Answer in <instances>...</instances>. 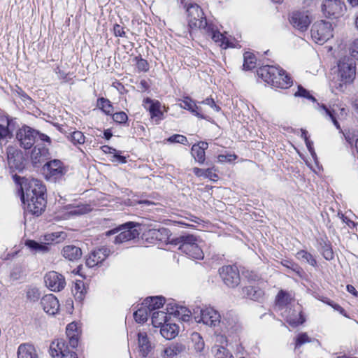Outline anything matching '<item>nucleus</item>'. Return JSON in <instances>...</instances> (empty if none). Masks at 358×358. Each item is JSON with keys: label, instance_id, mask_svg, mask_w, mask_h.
Listing matches in <instances>:
<instances>
[{"label": "nucleus", "instance_id": "f257e3e1", "mask_svg": "<svg viewBox=\"0 0 358 358\" xmlns=\"http://www.w3.org/2000/svg\"><path fill=\"white\" fill-rule=\"evenodd\" d=\"M356 77V65L352 59L344 57L337 65L333 79L334 87L339 92H345L353 83Z\"/></svg>", "mask_w": 358, "mask_h": 358}, {"label": "nucleus", "instance_id": "f03ea898", "mask_svg": "<svg viewBox=\"0 0 358 358\" xmlns=\"http://www.w3.org/2000/svg\"><path fill=\"white\" fill-rule=\"evenodd\" d=\"M257 75L264 82L275 87L287 89L292 84L290 76L278 66H262L257 70Z\"/></svg>", "mask_w": 358, "mask_h": 358}, {"label": "nucleus", "instance_id": "7ed1b4c3", "mask_svg": "<svg viewBox=\"0 0 358 358\" xmlns=\"http://www.w3.org/2000/svg\"><path fill=\"white\" fill-rule=\"evenodd\" d=\"M13 178L17 183L20 185L22 199L44 196L45 187L40 180L34 178H20L17 175H13Z\"/></svg>", "mask_w": 358, "mask_h": 358}, {"label": "nucleus", "instance_id": "20e7f679", "mask_svg": "<svg viewBox=\"0 0 358 358\" xmlns=\"http://www.w3.org/2000/svg\"><path fill=\"white\" fill-rule=\"evenodd\" d=\"M136 226L137 224L134 222H129L106 231V235L110 236L117 234L114 243L115 244L122 243L138 236L139 231L137 230Z\"/></svg>", "mask_w": 358, "mask_h": 358}, {"label": "nucleus", "instance_id": "39448f33", "mask_svg": "<svg viewBox=\"0 0 358 358\" xmlns=\"http://www.w3.org/2000/svg\"><path fill=\"white\" fill-rule=\"evenodd\" d=\"M66 237L64 231H56L44 236V243H38L33 240H27L25 245L32 252L45 253L49 250L48 245L57 243L64 241Z\"/></svg>", "mask_w": 358, "mask_h": 358}, {"label": "nucleus", "instance_id": "423d86ee", "mask_svg": "<svg viewBox=\"0 0 358 358\" xmlns=\"http://www.w3.org/2000/svg\"><path fill=\"white\" fill-rule=\"evenodd\" d=\"M332 31V25L329 22L321 20L313 24L311 36L315 43L322 45L333 36Z\"/></svg>", "mask_w": 358, "mask_h": 358}, {"label": "nucleus", "instance_id": "0eeeda50", "mask_svg": "<svg viewBox=\"0 0 358 358\" xmlns=\"http://www.w3.org/2000/svg\"><path fill=\"white\" fill-rule=\"evenodd\" d=\"M187 20L192 29H204L207 22L201 8L196 4H190L187 8Z\"/></svg>", "mask_w": 358, "mask_h": 358}, {"label": "nucleus", "instance_id": "6e6552de", "mask_svg": "<svg viewBox=\"0 0 358 358\" xmlns=\"http://www.w3.org/2000/svg\"><path fill=\"white\" fill-rule=\"evenodd\" d=\"M179 248L193 259H202L203 258V252L196 243V238L193 235L182 236V244Z\"/></svg>", "mask_w": 358, "mask_h": 358}, {"label": "nucleus", "instance_id": "1a4fd4ad", "mask_svg": "<svg viewBox=\"0 0 358 358\" xmlns=\"http://www.w3.org/2000/svg\"><path fill=\"white\" fill-rule=\"evenodd\" d=\"M88 205L83 203L68 204L60 208L56 213V217L59 220H67L71 216L80 215L90 211Z\"/></svg>", "mask_w": 358, "mask_h": 358}, {"label": "nucleus", "instance_id": "9d476101", "mask_svg": "<svg viewBox=\"0 0 358 358\" xmlns=\"http://www.w3.org/2000/svg\"><path fill=\"white\" fill-rule=\"evenodd\" d=\"M50 355L52 358H78L74 352H71L64 339H55L50 345Z\"/></svg>", "mask_w": 358, "mask_h": 358}, {"label": "nucleus", "instance_id": "9b49d317", "mask_svg": "<svg viewBox=\"0 0 358 358\" xmlns=\"http://www.w3.org/2000/svg\"><path fill=\"white\" fill-rule=\"evenodd\" d=\"M321 9L327 17H338L344 14L346 8L341 0H323Z\"/></svg>", "mask_w": 358, "mask_h": 358}, {"label": "nucleus", "instance_id": "f8f14e48", "mask_svg": "<svg viewBox=\"0 0 358 358\" xmlns=\"http://www.w3.org/2000/svg\"><path fill=\"white\" fill-rule=\"evenodd\" d=\"M228 341L224 335L215 334V344L212 351L215 358H234L233 355L227 349Z\"/></svg>", "mask_w": 358, "mask_h": 358}, {"label": "nucleus", "instance_id": "ddd939ff", "mask_svg": "<svg viewBox=\"0 0 358 358\" xmlns=\"http://www.w3.org/2000/svg\"><path fill=\"white\" fill-rule=\"evenodd\" d=\"M37 131L28 126H23L17 131L16 138L24 149H30L35 143Z\"/></svg>", "mask_w": 358, "mask_h": 358}, {"label": "nucleus", "instance_id": "4468645a", "mask_svg": "<svg viewBox=\"0 0 358 358\" xmlns=\"http://www.w3.org/2000/svg\"><path fill=\"white\" fill-rule=\"evenodd\" d=\"M219 274L224 283L229 287H235L240 282L239 273L235 266H222L219 269Z\"/></svg>", "mask_w": 358, "mask_h": 358}, {"label": "nucleus", "instance_id": "2eb2a0df", "mask_svg": "<svg viewBox=\"0 0 358 358\" xmlns=\"http://www.w3.org/2000/svg\"><path fill=\"white\" fill-rule=\"evenodd\" d=\"M24 208L33 215H40L45 210L46 201L44 196L22 199Z\"/></svg>", "mask_w": 358, "mask_h": 358}, {"label": "nucleus", "instance_id": "dca6fc26", "mask_svg": "<svg viewBox=\"0 0 358 358\" xmlns=\"http://www.w3.org/2000/svg\"><path fill=\"white\" fill-rule=\"evenodd\" d=\"M44 281L47 287L53 292H59L63 289L66 285L64 277L53 271L45 274Z\"/></svg>", "mask_w": 358, "mask_h": 358}, {"label": "nucleus", "instance_id": "f3484780", "mask_svg": "<svg viewBox=\"0 0 358 358\" xmlns=\"http://www.w3.org/2000/svg\"><path fill=\"white\" fill-rule=\"evenodd\" d=\"M143 106L150 112L151 118L157 123L164 119V112L166 111L165 106H162L159 101L147 98L143 101Z\"/></svg>", "mask_w": 358, "mask_h": 358}, {"label": "nucleus", "instance_id": "a211bd4d", "mask_svg": "<svg viewBox=\"0 0 358 358\" xmlns=\"http://www.w3.org/2000/svg\"><path fill=\"white\" fill-rule=\"evenodd\" d=\"M312 20V16L309 10L297 11L292 14L291 22L293 26L301 31H306Z\"/></svg>", "mask_w": 358, "mask_h": 358}, {"label": "nucleus", "instance_id": "6ab92c4d", "mask_svg": "<svg viewBox=\"0 0 358 358\" xmlns=\"http://www.w3.org/2000/svg\"><path fill=\"white\" fill-rule=\"evenodd\" d=\"M200 314L201 318L198 322H202L206 325L215 327L221 322L220 313L211 307L201 309Z\"/></svg>", "mask_w": 358, "mask_h": 358}, {"label": "nucleus", "instance_id": "aec40b11", "mask_svg": "<svg viewBox=\"0 0 358 358\" xmlns=\"http://www.w3.org/2000/svg\"><path fill=\"white\" fill-rule=\"evenodd\" d=\"M321 112L322 114L328 116L333 122L334 124L338 129H340V125L338 124V120H343L347 115V111L345 108H340L336 106L329 110L324 106H321Z\"/></svg>", "mask_w": 358, "mask_h": 358}, {"label": "nucleus", "instance_id": "412c9836", "mask_svg": "<svg viewBox=\"0 0 358 358\" xmlns=\"http://www.w3.org/2000/svg\"><path fill=\"white\" fill-rule=\"evenodd\" d=\"M109 250L106 248H102L92 251L86 259V265L88 267H94L101 263L108 256Z\"/></svg>", "mask_w": 358, "mask_h": 358}, {"label": "nucleus", "instance_id": "4be33fe9", "mask_svg": "<svg viewBox=\"0 0 358 358\" xmlns=\"http://www.w3.org/2000/svg\"><path fill=\"white\" fill-rule=\"evenodd\" d=\"M41 303L44 311L49 315H55L59 308L57 299L52 294L45 295Z\"/></svg>", "mask_w": 358, "mask_h": 358}, {"label": "nucleus", "instance_id": "5701e85b", "mask_svg": "<svg viewBox=\"0 0 358 358\" xmlns=\"http://www.w3.org/2000/svg\"><path fill=\"white\" fill-rule=\"evenodd\" d=\"M220 324L222 331L224 333L222 335L224 336L227 333L232 334L236 331L239 328L236 317L231 314H227Z\"/></svg>", "mask_w": 358, "mask_h": 358}, {"label": "nucleus", "instance_id": "b1692460", "mask_svg": "<svg viewBox=\"0 0 358 358\" xmlns=\"http://www.w3.org/2000/svg\"><path fill=\"white\" fill-rule=\"evenodd\" d=\"M208 147V143L204 141H201L192 145L191 153L196 162L201 164L204 163L206 160L205 150Z\"/></svg>", "mask_w": 358, "mask_h": 358}, {"label": "nucleus", "instance_id": "393cba45", "mask_svg": "<svg viewBox=\"0 0 358 358\" xmlns=\"http://www.w3.org/2000/svg\"><path fill=\"white\" fill-rule=\"evenodd\" d=\"M178 106L181 108L189 110L194 115L199 118H204L201 109L189 97H185Z\"/></svg>", "mask_w": 358, "mask_h": 358}, {"label": "nucleus", "instance_id": "a878e982", "mask_svg": "<svg viewBox=\"0 0 358 358\" xmlns=\"http://www.w3.org/2000/svg\"><path fill=\"white\" fill-rule=\"evenodd\" d=\"M185 350L184 345L178 343H174L165 348L161 353L162 358H175L180 355Z\"/></svg>", "mask_w": 358, "mask_h": 358}, {"label": "nucleus", "instance_id": "bb28decb", "mask_svg": "<svg viewBox=\"0 0 358 358\" xmlns=\"http://www.w3.org/2000/svg\"><path fill=\"white\" fill-rule=\"evenodd\" d=\"M211 38L215 43L223 49L236 47V45L230 38L218 31H212Z\"/></svg>", "mask_w": 358, "mask_h": 358}, {"label": "nucleus", "instance_id": "cd10ccee", "mask_svg": "<svg viewBox=\"0 0 358 358\" xmlns=\"http://www.w3.org/2000/svg\"><path fill=\"white\" fill-rule=\"evenodd\" d=\"M179 332V327L175 324L166 322L160 329L161 335L166 339L171 340L176 337Z\"/></svg>", "mask_w": 358, "mask_h": 358}, {"label": "nucleus", "instance_id": "c85d7f7f", "mask_svg": "<svg viewBox=\"0 0 358 358\" xmlns=\"http://www.w3.org/2000/svg\"><path fill=\"white\" fill-rule=\"evenodd\" d=\"M191 311L186 307L176 305L170 308L169 315H173L184 322H187L191 317Z\"/></svg>", "mask_w": 358, "mask_h": 358}, {"label": "nucleus", "instance_id": "c756f323", "mask_svg": "<svg viewBox=\"0 0 358 358\" xmlns=\"http://www.w3.org/2000/svg\"><path fill=\"white\" fill-rule=\"evenodd\" d=\"M18 358H38L35 348L30 344H21L17 349Z\"/></svg>", "mask_w": 358, "mask_h": 358}, {"label": "nucleus", "instance_id": "7c9ffc66", "mask_svg": "<svg viewBox=\"0 0 358 358\" xmlns=\"http://www.w3.org/2000/svg\"><path fill=\"white\" fill-rule=\"evenodd\" d=\"M62 253L65 259L70 261L77 260L82 256L80 248L71 245L64 247Z\"/></svg>", "mask_w": 358, "mask_h": 358}, {"label": "nucleus", "instance_id": "2f4dec72", "mask_svg": "<svg viewBox=\"0 0 358 358\" xmlns=\"http://www.w3.org/2000/svg\"><path fill=\"white\" fill-rule=\"evenodd\" d=\"M164 303L165 299L162 296H151L146 298L143 301V305L147 307L149 311H152L160 308Z\"/></svg>", "mask_w": 358, "mask_h": 358}, {"label": "nucleus", "instance_id": "473e14b6", "mask_svg": "<svg viewBox=\"0 0 358 358\" xmlns=\"http://www.w3.org/2000/svg\"><path fill=\"white\" fill-rule=\"evenodd\" d=\"M47 167L50 176L55 178L61 177L64 173L62 163L59 160L50 161L47 164Z\"/></svg>", "mask_w": 358, "mask_h": 358}, {"label": "nucleus", "instance_id": "72a5a7b5", "mask_svg": "<svg viewBox=\"0 0 358 358\" xmlns=\"http://www.w3.org/2000/svg\"><path fill=\"white\" fill-rule=\"evenodd\" d=\"M66 335L69 338L71 345L75 348L78 345L79 328L76 322H71L66 327Z\"/></svg>", "mask_w": 358, "mask_h": 358}, {"label": "nucleus", "instance_id": "f704fd0d", "mask_svg": "<svg viewBox=\"0 0 358 358\" xmlns=\"http://www.w3.org/2000/svg\"><path fill=\"white\" fill-rule=\"evenodd\" d=\"M171 316L164 311L154 312L152 315V324L155 327H162L166 322L169 321Z\"/></svg>", "mask_w": 358, "mask_h": 358}, {"label": "nucleus", "instance_id": "c9c22d12", "mask_svg": "<svg viewBox=\"0 0 358 358\" xmlns=\"http://www.w3.org/2000/svg\"><path fill=\"white\" fill-rule=\"evenodd\" d=\"M215 169L214 168L202 169L195 167L193 169V172L197 177L208 178L213 181H216L218 179V176L215 173Z\"/></svg>", "mask_w": 358, "mask_h": 358}, {"label": "nucleus", "instance_id": "e433bc0d", "mask_svg": "<svg viewBox=\"0 0 358 358\" xmlns=\"http://www.w3.org/2000/svg\"><path fill=\"white\" fill-rule=\"evenodd\" d=\"M285 317L287 322L293 327L301 324L304 322V318L300 310H294L292 313L289 311L285 314Z\"/></svg>", "mask_w": 358, "mask_h": 358}, {"label": "nucleus", "instance_id": "4c0bfd02", "mask_svg": "<svg viewBox=\"0 0 358 358\" xmlns=\"http://www.w3.org/2000/svg\"><path fill=\"white\" fill-rule=\"evenodd\" d=\"M243 294L245 297L252 300H259L264 294L263 291L253 286H246L243 288Z\"/></svg>", "mask_w": 358, "mask_h": 358}, {"label": "nucleus", "instance_id": "58836bf2", "mask_svg": "<svg viewBox=\"0 0 358 358\" xmlns=\"http://www.w3.org/2000/svg\"><path fill=\"white\" fill-rule=\"evenodd\" d=\"M138 347L143 356H146L152 348L145 333H138Z\"/></svg>", "mask_w": 358, "mask_h": 358}, {"label": "nucleus", "instance_id": "ea45409f", "mask_svg": "<svg viewBox=\"0 0 358 358\" xmlns=\"http://www.w3.org/2000/svg\"><path fill=\"white\" fill-rule=\"evenodd\" d=\"M8 162L9 167L13 170L21 171L23 169L24 166L22 162V157L17 154L16 156L14 154H8Z\"/></svg>", "mask_w": 358, "mask_h": 358}, {"label": "nucleus", "instance_id": "a19ab883", "mask_svg": "<svg viewBox=\"0 0 358 358\" xmlns=\"http://www.w3.org/2000/svg\"><path fill=\"white\" fill-rule=\"evenodd\" d=\"M97 106L106 115H111L114 111L110 101L103 97L98 99Z\"/></svg>", "mask_w": 358, "mask_h": 358}, {"label": "nucleus", "instance_id": "79ce46f5", "mask_svg": "<svg viewBox=\"0 0 358 358\" xmlns=\"http://www.w3.org/2000/svg\"><path fill=\"white\" fill-rule=\"evenodd\" d=\"M149 310L147 307L143 306V303L141 307L139 308L134 313V317L135 320L138 323H143L147 321L149 315Z\"/></svg>", "mask_w": 358, "mask_h": 358}, {"label": "nucleus", "instance_id": "37998d69", "mask_svg": "<svg viewBox=\"0 0 358 358\" xmlns=\"http://www.w3.org/2000/svg\"><path fill=\"white\" fill-rule=\"evenodd\" d=\"M243 69L251 70L256 66V57L255 56L249 52H246L243 55Z\"/></svg>", "mask_w": 358, "mask_h": 358}, {"label": "nucleus", "instance_id": "c03bdc74", "mask_svg": "<svg viewBox=\"0 0 358 358\" xmlns=\"http://www.w3.org/2000/svg\"><path fill=\"white\" fill-rule=\"evenodd\" d=\"M72 292L78 299L82 300L86 293L84 282L82 280H77L74 284Z\"/></svg>", "mask_w": 358, "mask_h": 358}, {"label": "nucleus", "instance_id": "a18cd8bd", "mask_svg": "<svg viewBox=\"0 0 358 358\" xmlns=\"http://www.w3.org/2000/svg\"><path fill=\"white\" fill-rule=\"evenodd\" d=\"M8 121L7 119H0V140L10 138L11 134L8 130Z\"/></svg>", "mask_w": 358, "mask_h": 358}, {"label": "nucleus", "instance_id": "49530a36", "mask_svg": "<svg viewBox=\"0 0 358 358\" xmlns=\"http://www.w3.org/2000/svg\"><path fill=\"white\" fill-rule=\"evenodd\" d=\"M191 338L192 341L194 343V350L197 352H202L204 349L205 343L201 335L198 333L194 332L192 334Z\"/></svg>", "mask_w": 358, "mask_h": 358}, {"label": "nucleus", "instance_id": "de8ad7c7", "mask_svg": "<svg viewBox=\"0 0 358 358\" xmlns=\"http://www.w3.org/2000/svg\"><path fill=\"white\" fill-rule=\"evenodd\" d=\"M296 256L298 259L306 262L311 266H314L316 265V260L313 258L312 255L305 250L299 251Z\"/></svg>", "mask_w": 358, "mask_h": 358}, {"label": "nucleus", "instance_id": "09e8293b", "mask_svg": "<svg viewBox=\"0 0 358 358\" xmlns=\"http://www.w3.org/2000/svg\"><path fill=\"white\" fill-rule=\"evenodd\" d=\"M292 299V296L289 293L280 291L277 295L276 303L279 307H283L290 303Z\"/></svg>", "mask_w": 358, "mask_h": 358}, {"label": "nucleus", "instance_id": "8fccbe9b", "mask_svg": "<svg viewBox=\"0 0 358 358\" xmlns=\"http://www.w3.org/2000/svg\"><path fill=\"white\" fill-rule=\"evenodd\" d=\"M69 140L74 144H83L85 141V137L80 131L72 132L69 136Z\"/></svg>", "mask_w": 358, "mask_h": 358}, {"label": "nucleus", "instance_id": "3c124183", "mask_svg": "<svg viewBox=\"0 0 358 358\" xmlns=\"http://www.w3.org/2000/svg\"><path fill=\"white\" fill-rule=\"evenodd\" d=\"M348 50L352 58L358 60V38L349 43Z\"/></svg>", "mask_w": 358, "mask_h": 358}, {"label": "nucleus", "instance_id": "603ef678", "mask_svg": "<svg viewBox=\"0 0 358 358\" xmlns=\"http://www.w3.org/2000/svg\"><path fill=\"white\" fill-rule=\"evenodd\" d=\"M312 339L308 336L306 333L299 334L296 338V348H299L301 345L310 343Z\"/></svg>", "mask_w": 358, "mask_h": 358}, {"label": "nucleus", "instance_id": "864d4df0", "mask_svg": "<svg viewBox=\"0 0 358 358\" xmlns=\"http://www.w3.org/2000/svg\"><path fill=\"white\" fill-rule=\"evenodd\" d=\"M166 141L171 143H180L182 145H186L187 143V138L180 134H174L168 138Z\"/></svg>", "mask_w": 358, "mask_h": 358}, {"label": "nucleus", "instance_id": "5fc2aeb1", "mask_svg": "<svg viewBox=\"0 0 358 358\" xmlns=\"http://www.w3.org/2000/svg\"><path fill=\"white\" fill-rule=\"evenodd\" d=\"M40 292L39 289L36 287H29L27 291V297L30 301H36L40 297Z\"/></svg>", "mask_w": 358, "mask_h": 358}, {"label": "nucleus", "instance_id": "6e6d98bb", "mask_svg": "<svg viewBox=\"0 0 358 358\" xmlns=\"http://www.w3.org/2000/svg\"><path fill=\"white\" fill-rule=\"evenodd\" d=\"M46 152H47V150L43 148L41 150L38 146H36L31 152V157L35 161H39L40 157L42 156H45Z\"/></svg>", "mask_w": 358, "mask_h": 358}, {"label": "nucleus", "instance_id": "4d7b16f0", "mask_svg": "<svg viewBox=\"0 0 358 358\" xmlns=\"http://www.w3.org/2000/svg\"><path fill=\"white\" fill-rule=\"evenodd\" d=\"M128 119L124 112H118L113 114V120L117 123H124Z\"/></svg>", "mask_w": 358, "mask_h": 358}, {"label": "nucleus", "instance_id": "13d9d810", "mask_svg": "<svg viewBox=\"0 0 358 358\" xmlns=\"http://www.w3.org/2000/svg\"><path fill=\"white\" fill-rule=\"evenodd\" d=\"M294 96L305 97L311 99L313 101H315V98L311 96L306 90L300 86L298 87V90L294 93Z\"/></svg>", "mask_w": 358, "mask_h": 358}, {"label": "nucleus", "instance_id": "bf43d9fd", "mask_svg": "<svg viewBox=\"0 0 358 358\" xmlns=\"http://www.w3.org/2000/svg\"><path fill=\"white\" fill-rule=\"evenodd\" d=\"M236 159V155L232 154L228 155H220L217 157V159L219 162H232Z\"/></svg>", "mask_w": 358, "mask_h": 358}, {"label": "nucleus", "instance_id": "052dcab7", "mask_svg": "<svg viewBox=\"0 0 358 358\" xmlns=\"http://www.w3.org/2000/svg\"><path fill=\"white\" fill-rule=\"evenodd\" d=\"M323 257L327 260H331L334 258V252L329 245H325L322 250Z\"/></svg>", "mask_w": 358, "mask_h": 358}, {"label": "nucleus", "instance_id": "680f3d73", "mask_svg": "<svg viewBox=\"0 0 358 358\" xmlns=\"http://www.w3.org/2000/svg\"><path fill=\"white\" fill-rule=\"evenodd\" d=\"M201 103L210 106L216 112H218L220 110V107L215 104L214 100L211 98L206 99L205 100L201 101Z\"/></svg>", "mask_w": 358, "mask_h": 358}, {"label": "nucleus", "instance_id": "e2e57ef3", "mask_svg": "<svg viewBox=\"0 0 358 358\" xmlns=\"http://www.w3.org/2000/svg\"><path fill=\"white\" fill-rule=\"evenodd\" d=\"M136 65H137V68L140 71H147L148 70V64L145 59H138Z\"/></svg>", "mask_w": 358, "mask_h": 358}, {"label": "nucleus", "instance_id": "0e129e2a", "mask_svg": "<svg viewBox=\"0 0 358 358\" xmlns=\"http://www.w3.org/2000/svg\"><path fill=\"white\" fill-rule=\"evenodd\" d=\"M114 34L116 36L122 37L124 36L125 32L123 27L119 24H115L113 27Z\"/></svg>", "mask_w": 358, "mask_h": 358}, {"label": "nucleus", "instance_id": "69168bd1", "mask_svg": "<svg viewBox=\"0 0 358 358\" xmlns=\"http://www.w3.org/2000/svg\"><path fill=\"white\" fill-rule=\"evenodd\" d=\"M113 159H111L112 162H120V163H125L126 162V159H125V157H123V156H121L118 154L116 153V152H115V153H113Z\"/></svg>", "mask_w": 358, "mask_h": 358}, {"label": "nucleus", "instance_id": "338daca9", "mask_svg": "<svg viewBox=\"0 0 358 358\" xmlns=\"http://www.w3.org/2000/svg\"><path fill=\"white\" fill-rule=\"evenodd\" d=\"M305 143H306V145L308 150L310 152L312 156L313 157H315V153L314 152L313 148H312L313 143L310 141H309V139L305 140Z\"/></svg>", "mask_w": 358, "mask_h": 358}, {"label": "nucleus", "instance_id": "774afa93", "mask_svg": "<svg viewBox=\"0 0 358 358\" xmlns=\"http://www.w3.org/2000/svg\"><path fill=\"white\" fill-rule=\"evenodd\" d=\"M347 290L348 292L353 294L354 296H357L358 295V292H357L356 289L355 288L354 286L351 285H347Z\"/></svg>", "mask_w": 358, "mask_h": 358}]
</instances>
